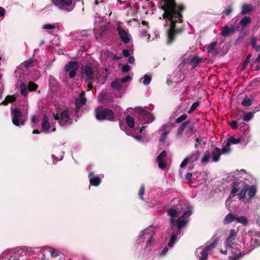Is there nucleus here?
<instances>
[{
	"label": "nucleus",
	"instance_id": "obj_1",
	"mask_svg": "<svg viewBox=\"0 0 260 260\" xmlns=\"http://www.w3.org/2000/svg\"><path fill=\"white\" fill-rule=\"evenodd\" d=\"M161 9L164 11L162 17L166 21L164 27L167 43L171 45L184 30L182 12L185 7L182 4H177L175 0H161Z\"/></svg>",
	"mask_w": 260,
	"mask_h": 260
},
{
	"label": "nucleus",
	"instance_id": "obj_2",
	"mask_svg": "<svg viewBox=\"0 0 260 260\" xmlns=\"http://www.w3.org/2000/svg\"><path fill=\"white\" fill-rule=\"evenodd\" d=\"M154 233L151 229H147L143 232V234L141 236V238L146 239V244L144 248L141 250V254L138 258L142 260H146L150 258L151 255L152 250L151 246L154 245V242L153 239Z\"/></svg>",
	"mask_w": 260,
	"mask_h": 260
},
{
	"label": "nucleus",
	"instance_id": "obj_3",
	"mask_svg": "<svg viewBox=\"0 0 260 260\" xmlns=\"http://www.w3.org/2000/svg\"><path fill=\"white\" fill-rule=\"evenodd\" d=\"M94 116L98 121L107 120L114 121L115 120L113 111L103 106H98L94 110Z\"/></svg>",
	"mask_w": 260,
	"mask_h": 260
},
{
	"label": "nucleus",
	"instance_id": "obj_4",
	"mask_svg": "<svg viewBox=\"0 0 260 260\" xmlns=\"http://www.w3.org/2000/svg\"><path fill=\"white\" fill-rule=\"evenodd\" d=\"M135 116L142 124L150 123L154 120L153 115L142 108H139L135 111Z\"/></svg>",
	"mask_w": 260,
	"mask_h": 260
},
{
	"label": "nucleus",
	"instance_id": "obj_5",
	"mask_svg": "<svg viewBox=\"0 0 260 260\" xmlns=\"http://www.w3.org/2000/svg\"><path fill=\"white\" fill-rule=\"evenodd\" d=\"M81 75L85 81H95V68L92 63H87L81 68Z\"/></svg>",
	"mask_w": 260,
	"mask_h": 260
},
{
	"label": "nucleus",
	"instance_id": "obj_6",
	"mask_svg": "<svg viewBox=\"0 0 260 260\" xmlns=\"http://www.w3.org/2000/svg\"><path fill=\"white\" fill-rule=\"evenodd\" d=\"M53 117L56 120H58V124L61 126H64L72 123L71 114L68 109L61 111L59 116L57 114L54 113Z\"/></svg>",
	"mask_w": 260,
	"mask_h": 260
},
{
	"label": "nucleus",
	"instance_id": "obj_7",
	"mask_svg": "<svg viewBox=\"0 0 260 260\" xmlns=\"http://www.w3.org/2000/svg\"><path fill=\"white\" fill-rule=\"evenodd\" d=\"M52 3L61 10L70 12L75 8L73 0H51Z\"/></svg>",
	"mask_w": 260,
	"mask_h": 260
},
{
	"label": "nucleus",
	"instance_id": "obj_8",
	"mask_svg": "<svg viewBox=\"0 0 260 260\" xmlns=\"http://www.w3.org/2000/svg\"><path fill=\"white\" fill-rule=\"evenodd\" d=\"M11 114L12 123L14 125L18 126L20 124L22 125L25 124L26 120L22 118V112L19 109L11 108Z\"/></svg>",
	"mask_w": 260,
	"mask_h": 260
},
{
	"label": "nucleus",
	"instance_id": "obj_9",
	"mask_svg": "<svg viewBox=\"0 0 260 260\" xmlns=\"http://www.w3.org/2000/svg\"><path fill=\"white\" fill-rule=\"evenodd\" d=\"M79 68L78 62L76 61H70L67 63L64 68L66 72H69V76L71 78L75 77L77 74V71Z\"/></svg>",
	"mask_w": 260,
	"mask_h": 260
},
{
	"label": "nucleus",
	"instance_id": "obj_10",
	"mask_svg": "<svg viewBox=\"0 0 260 260\" xmlns=\"http://www.w3.org/2000/svg\"><path fill=\"white\" fill-rule=\"evenodd\" d=\"M118 35H119L121 40L125 44L129 42V35L122 27L118 26L117 28Z\"/></svg>",
	"mask_w": 260,
	"mask_h": 260
},
{
	"label": "nucleus",
	"instance_id": "obj_11",
	"mask_svg": "<svg viewBox=\"0 0 260 260\" xmlns=\"http://www.w3.org/2000/svg\"><path fill=\"white\" fill-rule=\"evenodd\" d=\"M191 214V211L189 209L183 213V215L177 219V223L178 229H182L187 222V221L185 220L184 218L189 217Z\"/></svg>",
	"mask_w": 260,
	"mask_h": 260
},
{
	"label": "nucleus",
	"instance_id": "obj_12",
	"mask_svg": "<svg viewBox=\"0 0 260 260\" xmlns=\"http://www.w3.org/2000/svg\"><path fill=\"white\" fill-rule=\"evenodd\" d=\"M90 184L92 186H98L101 182V179L98 175H94L93 172H91L88 175Z\"/></svg>",
	"mask_w": 260,
	"mask_h": 260
},
{
	"label": "nucleus",
	"instance_id": "obj_13",
	"mask_svg": "<svg viewBox=\"0 0 260 260\" xmlns=\"http://www.w3.org/2000/svg\"><path fill=\"white\" fill-rule=\"evenodd\" d=\"M204 60L203 58L200 57L198 55H194L190 57L189 59V64L192 66L193 69L199 66V64L203 62Z\"/></svg>",
	"mask_w": 260,
	"mask_h": 260
},
{
	"label": "nucleus",
	"instance_id": "obj_14",
	"mask_svg": "<svg viewBox=\"0 0 260 260\" xmlns=\"http://www.w3.org/2000/svg\"><path fill=\"white\" fill-rule=\"evenodd\" d=\"M85 93L82 92L80 93V99H76L75 100V104L77 109H79L82 106L84 105L86 103V98L84 97Z\"/></svg>",
	"mask_w": 260,
	"mask_h": 260
},
{
	"label": "nucleus",
	"instance_id": "obj_15",
	"mask_svg": "<svg viewBox=\"0 0 260 260\" xmlns=\"http://www.w3.org/2000/svg\"><path fill=\"white\" fill-rule=\"evenodd\" d=\"M254 11V7L247 4H244L242 6V10L240 14L242 15L246 14H251Z\"/></svg>",
	"mask_w": 260,
	"mask_h": 260
},
{
	"label": "nucleus",
	"instance_id": "obj_16",
	"mask_svg": "<svg viewBox=\"0 0 260 260\" xmlns=\"http://www.w3.org/2000/svg\"><path fill=\"white\" fill-rule=\"evenodd\" d=\"M221 154V151L219 148H214L211 154L212 161L215 162L219 161L220 159Z\"/></svg>",
	"mask_w": 260,
	"mask_h": 260
},
{
	"label": "nucleus",
	"instance_id": "obj_17",
	"mask_svg": "<svg viewBox=\"0 0 260 260\" xmlns=\"http://www.w3.org/2000/svg\"><path fill=\"white\" fill-rule=\"evenodd\" d=\"M235 29L233 25H232L230 27L228 25H225L223 28V30L220 32V35L222 37H228L231 34H233L235 32Z\"/></svg>",
	"mask_w": 260,
	"mask_h": 260
},
{
	"label": "nucleus",
	"instance_id": "obj_18",
	"mask_svg": "<svg viewBox=\"0 0 260 260\" xmlns=\"http://www.w3.org/2000/svg\"><path fill=\"white\" fill-rule=\"evenodd\" d=\"M243 185V188L237 194L240 200H244L245 199H246V194L248 187V185L246 183H244Z\"/></svg>",
	"mask_w": 260,
	"mask_h": 260
},
{
	"label": "nucleus",
	"instance_id": "obj_19",
	"mask_svg": "<svg viewBox=\"0 0 260 260\" xmlns=\"http://www.w3.org/2000/svg\"><path fill=\"white\" fill-rule=\"evenodd\" d=\"M217 42L214 41L207 45L206 47L208 53H211L212 54H217L218 53V51L214 49V47L217 45Z\"/></svg>",
	"mask_w": 260,
	"mask_h": 260
},
{
	"label": "nucleus",
	"instance_id": "obj_20",
	"mask_svg": "<svg viewBox=\"0 0 260 260\" xmlns=\"http://www.w3.org/2000/svg\"><path fill=\"white\" fill-rule=\"evenodd\" d=\"M16 99L17 97L15 94L7 95L5 99V100L1 102V105L6 106L9 103H11L15 102Z\"/></svg>",
	"mask_w": 260,
	"mask_h": 260
},
{
	"label": "nucleus",
	"instance_id": "obj_21",
	"mask_svg": "<svg viewBox=\"0 0 260 260\" xmlns=\"http://www.w3.org/2000/svg\"><path fill=\"white\" fill-rule=\"evenodd\" d=\"M247 193L249 199L250 200L253 198L256 193L257 189L256 186L255 185H252L249 186L248 185L247 189Z\"/></svg>",
	"mask_w": 260,
	"mask_h": 260
},
{
	"label": "nucleus",
	"instance_id": "obj_22",
	"mask_svg": "<svg viewBox=\"0 0 260 260\" xmlns=\"http://www.w3.org/2000/svg\"><path fill=\"white\" fill-rule=\"evenodd\" d=\"M50 128V125L49 122L48 117L46 115H44L43 116L42 123V129L44 131H48L49 128Z\"/></svg>",
	"mask_w": 260,
	"mask_h": 260
},
{
	"label": "nucleus",
	"instance_id": "obj_23",
	"mask_svg": "<svg viewBox=\"0 0 260 260\" xmlns=\"http://www.w3.org/2000/svg\"><path fill=\"white\" fill-rule=\"evenodd\" d=\"M190 123V120H186L183 122L177 129V136H182L183 131L188 127V125Z\"/></svg>",
	"mask_w": 260,
	"mask_h": 260
},
{
	"label": "nucleus",
	"instance_id": "obj_24",
	"mask_svg": "<svg viewBox=\"0 0 260 260\" xmlns=\"http://www.w3.org/2000/svg\"><path fill=\"white\" fill-rule=\"evenodd\" d=\"M121 82L119 79H115L111 83V87L113 90L120 91L121 89L122 86Z\"/></svg>",
	"mask_w": 260,
	"mask_h": 260
},
{
	"label": "nucleus",
	"instance_id": "obj_25",
	"mask_svg": "<svg viewBox=\"0 0 260 260\" xmlns=\"http://www.w3.org/2000/svg\"><path fill=\"white\" fill-rule=\"evenodd\" d=\"M236 219V215L232 213H230L226 215L223 219V222L224 224H228L232 222L234 220Z\"/></svg>",
	"mask_w": 260,
	"mask_h": 260
},
{
	"label": "nucleus",
	"instance_id": "obj_26",
	"mask_svg": "<svg viewBox=\"0 0 260 260\" xmlns=\"http://www.w3.org/2000/svg\"><path fill=\"white\" fill-rule=\"evenodd\" d=\"M253 100L254 99L251 95L249 97L246 96V97L243 100L241 104L244 107L250 106L252 104Z\"/></svg>",
	"mask_w": 260,
	"mask_h": 260
},
{
	"label": "nucleus",
	"instance_id": "obj_27",
	"mask_svg": "<svg viewBox=\"0 0 260 260\" xmlns=\"http://www.w3.org/2000/svg\"><path fill=\"white\" fill-rule=\"evenodd\" d=\"M251 22V18L249 16H245L240 21L239 24L242 27H244L249 24Z\"/></svg>",
	"mask_w": 260,
	"mask_h": 260
},
{
	"label": "nucleus",
	"instance_id": "obj_28",
	"mask_svg": "<svg viewBox=\"0 0 260 260\" xmlns=\"http://www.w3.org/2000/svg\"><path fill=\"white\" fill-rule=\"evenodd\" d=\"M19 88L21 94L24 96H27L28 90V85L24 83H22L20 85Z\"/></svg>",
	"mask_w": 260,
	"mask_h": 260
},
{
	"label": "nucleus",
	"instance_id": "obj_29",
	"mask_svg": "<svg viewBox=\"0 0 260 260\" xmlns=\"http://www.w3.org/2000/svg\"><path fill=\"white\" fill-rule=\"evenodd\" d=\"M260 245V241L257 239H251V245L248 247V251H251L254 249L255 247H258Z\"/></svg>",
	"mask_w": 260,
	"mask_h": 260
},
{
	"label": "nucleus",
	"instance_id": "obj_30",
	"mask_svg": "<svg viewBox=\"0 0 260 260\" xmlns=\"http://www.w3.org/2000/svg\"><path fill=\"white\" fill-rule=\"evenodd\" d=\"M200 155V153L199 151H196L192 152L190 156H187L189 158L190 161L194 162L197 161Z\"/></svg>",
	"mask_w": 260,
	"mask_h": 260
},
{
	"label": "nucleus",
	"instance_id": "obj_31",
	"mask_svg": "<svg viewBox=\"0 0 260 260\" xmlns=\"http://www.w3.org/2000/svg\"><path fill=\"white\" fill-rule=\"evenodd\" d=\"M239 184V182L237 181H234L232 184V189L231 191V195H232L233 197H234L236 195V193L238 191V188L237 187Z\"/></svg>",
	"mask_w": 260,
	"mask_h": 260
},
{
	"label": "nucleus",
	"instance_id": "obj_32",
	"mask_svg": "<svg viewBox=\"0 0 260 260\" xmlns=\"http://www.w3.org/2000/svg\"><path fill=\"white\" fill-rule=\"evenodd\" d=\"M218 242V239L217 238H216L211 244L206 245L205 248H204L207 251H210V250L214 248Z\"/></svg>",
	"mask_w": 260,
	"mask_h": 260
},
{
	"label": "nucleus",
	"instance_id": "obj_33",
	"mask_svg": "<svg viewBox=\"0 0 260 260\" xmlns=\"http://www.w3.org/2000/svg\"><path fill=\"white\" fill-rule=\"evenodd\" d=\"M172 126H173V125L172 124L170 123H167V124H164V125H163L162 126V128L165 131L162 134V137H163V139L166 138V137L169 134V133H170V129H169L168 131H166V128L168 127V128H170Z\"/></svg>",
	"mask_w": 260,
	"mask_h": 260
},
{
	"label": "nucleus",
	"instance_id": "obj_34",
	"mask_svg": "<svg viewBox=\"0 0 260 260\" xmlns=\"http://www.w3.org/2000/svg\"><path fill=\"white\" fill-rule=\"evenodd\" d=\"M211 156V153L209 151H206L204 154V156L201 159V162L203 164H206L208 162Z\"/></svg>",
	"mask_w": 260,
	"mask_h": 260
},
{
	"label": "nucleus",
	"instance_id": "obj_35",
	"mask_svg": "<svg viewBox=\"0 0 260 260\" xmlns=\"http://www.w3.org/2000/svg\"><path fill=\"white\" fill-rule=\"evenodd\" d=\"M125 120H126V124L129 126V127H130V128L134 127L135 122H134V118L132 117H131L130 116H126Z\"/></svg>",
	"mask_w": 260,
	"mask_h": 260
},
{
	"label": "nucleus",
	"instance_id": "obj_36",
	"mask_svg": "<svg viewBox=\"0 0 260 260\" xmlns=\"http://www.w3.org/2000/svg\"><path fill=\"white\" fill-rule=\"evenodd\" d=\"M234 240L227 238L225 241V247L226 249L233 248Z\"/></svg>",
	"mask_w": 260,
	"mask_h": 260
},
{
	"label": "nucleus",
	"instance_id": "obj_37",
	"mask_svg": "<svg viewBox=\"0 0 260 260\" xmlns=\"http://www.w3.org/2000/svg\"><path fill=\"white\" fill-rule=\"evenodd\" d=\"M196 132L195 126L193 123H190L186 130V133L189 135H192Z\"/></svg>",
	"mask_w": 260,
	"mask_h": 260
},
{
	"label": "nucleus",
	"instance_id": "obj_38",
	"mask_svg": "<svg viewBox=\"0 0 260 260\" xmlns=\"http://www.w3.org/2000/svg\"><path fill=\"white\" fill-rule=\"evenodd\" d=\"M177 239V234L175 233H173L171 235L170 240L168 244L169 247H172L174 243L176 241Z\"/></svg>",
	"mask_w": 260,
	"mask_h": 260
},
{
	"label": "nucleus",
	"instance_id": "obj_39",
	"mask_svg": "<svg viewBox=\"0 0 260 260\" xmlns=\"http://www.w3.org/2000/svg\"><path fill=\"white\" fill-rule=\"evenodd\" d=\"M156 161L158 162V167L160 169H165L166 167V163L164 161L163 159L157 156Z\"/></svg>",
	"mask_w": 260,
	"mask_h": 260
},
{
	"label": "nucleus",
	"instance_id": "obj_40",
	"mask_svg": "<svg viewBox=\"0 0 260 260\" xmlns=\"http://www.w3.org/2000/svg\"><path fill=\"white\" fill-rule=\"evenodd\" d=\"M185 206H186L185 205L182 203H179L176 206H173V207L175 208V210H176L178 213L179 214L182 211Z\"/></svg>",
	"mask_w": 260,
	"mask_h": 260
},
{
	"label": "nucleus",
	"instance_id": "obj_41",
	"mask_svg": "<svg viewBox=\"0 0 260 260\" xmlns=\"http://www.w3.org/2000/svg\"><path fill=\"white\" fill-rule=\"evenodd\" d=\"M238 222L241 223L244 225H247L248 224V220L246 217L241 216L236 217V219Z\"/></svg>",
	"mask_w": 260,
	"mask_h": 260
},
{
	"label": "nucleus",
	"instance_id": "obj_42",
	"mask_svg": "<svg viewBox=\"0 0 260 260\" xmlns=\"http://www.w3.org/2000/svg\"><path fill=\"white\" fill-rule=\"evenodd\" d=\"M28 91H36L37 90L38 85L33 82H29L28 85Z\"/></svg>",
	"mask_w": 260,
	"mask_h": 260
},
{
	"label": "nucleus",
	"instance_id": "obj_43",
	"mask_svg": "<svg viewBox=\"0 0 260 260\" xmlns=\"http://www.w3.org/2000/svg\"><path fill=\"white\" fill-rule=\"evenodd\" d=\"M168 215L172 218L176 217L179 214L173 207L168 210Z\"/></svg>",
	"mask_w": 260,
	"mask_h": 260
},
{
	"label": "nucleus",
	"instance_id": "obj_44",
	"mask_svg": "<svg viewBox=\"0 0 260 260\" xmlns=\"http://www.w3.org/2000/svg\"><path fill=\"white\" fill-rule=\"evenodd\" d=\"M230 146L231 144L228 141L226 145L221 149V153H229L231 151L230 149Z\"/></svg>",
	"mask_w": 260,
	"mask_h": 260
},
{
	"label": "nucleus",
	"instance_id": "obj_45",
	"mask_svg": "<svg viewBox=\"0 0 260 260\" xmlns=\"http://www.w3.org/2000/svg\"><path fill=\"white\" fill-rule=\"evenodd\" d=\"M237 235V231L235 229H232L230 231V233L227 238L235 240Z\"/></svg>",
	"mask_w": 260,
	"mask_h": 260
},
{
	"label": "nucleus",
	"instance_id": "obj_46",
	"mask_svg": "<svg viewBox=\"0 0 260 260\" xmlns=\"http://www.w3.org/2000/svg\"><path fill=\"white\" fill-rule=\"evenodd\" d=\"M187 117L188 116L186 114H183L176 119L175 122L176 123H180L186 119Z\"/></svg>",
	"mask_w": 260,
	"mask_h": 260
},
{
	"label": "nucleus",
	"instance_id": "obj_47",
	"mask_svg": "<svg viewBox=\"0 0 260 260\" xmlns=\"http://www.w3.org/2000/svg\"><path fill=\"white\" fill-rule=\"evenodd\" d=\"M251 56H252L251 53H249L247 55V57L246 58V59H245V60L244 61V64L242 66V67L243 70H244L245 69V68H246L247 66V65L249 63L250 60V59L251 58Z\"/></svg>",
	"mask_w": 260,
	"mask_h": 260
},
{
	"label": "nucleus",
	"instance_id": "obj_48",
	"mask_svg": "<svg viewBox=\"0 0 260 260\" xmlns=\"http://www.w3.org/2000/svg\"><path fill=\"white\" fill-rule=\"evenodd\" d=\"M257 38L255 37H252L250 40V44L252 48H254L255 46H257Z\"/></svg>",
	"mask_w": 260,
	"mask_h": 260
},
{
	"label": "nucleus",
	"instance_id": "obj_49",
	"mask_svg": "<svg viewBox=\"0 0 260 260\" xmlns=\"http://www.w3.org/2000/svg\"><path fill=\"white\" fill-rule=\"evenodd\" d=\"M240 138H234V137H231L228 139V142L230 144H237L240 142Z\"/></svg>",
	"mask_w": 260,
	"mask_h": 260
},
{
	"label": "nucleus",
	"instance_id": "obj_50",
	"mask_svg": "<svg viewBox=\"0 0 260 260\" xmlns=\"http://www.w3.org/2000/svg\"><path fill=\"white\" fill-rule=\"evenodd\" d=\"M208 254H209L208 251L203 249L201 252V256L200 258V260H207Z\"/></svg>",
	"mask_w": 260,
	"mask_h": 260
},
{
	"label": "nucleus",
	"instance_id": "obj_51",
	"mask_svg": "<svg viewBox=\"0 0 260 260\" xmlns=\"http://www.w3.org/2000/svg\"><path fill=\"white\" fill-rule=\"evenodd\" d=\"M253 115V113H252L251 112H248L246 113L243 117V120L245 121H249L252 117Z\"/></svg>",
	"mask_w": 260,
	"mask_h": 260
},
{
	"label": "nucleus",
	"instance_id": "obj_52",
	"mask_svg": "<svg viewBox=\"0 0 260 260\" xmlns=\"http://www.w3.org/2000/svg\"><path fill=\"white\" fill-rule=\"evenodd\" d=\"M33 62L34 60L32 59H29L27 60H26L24 62V66L26 69H28L32 66Z\"/></svg>",
	"mask_w": 260,
	"mask_h": 260
},
{
	"label": "nucleus",
	"instance_id": "obj_53",
	"mask_svg": "<svg viewBox=\"0 0 260 260\" xmlns=\"http://www.w3.org/2000/svg\"><path fill=\"white\" fill-rule=\"evenodd\" d=\"M143 79L144 80L143 82V84L145 85H148L150 83L151 80V77L147 75H144Z\"/></svg>",
	"mask_w": 260,
	"mask_h": 260
},
{
	"label": "nucleus",
	"instance_id": "obj_54",
	"mask_svg": "<svg viewBox=\"0 0 260 260\" xmlns=\"http://www.w3.org/2000/svg\"><path fill=\"white\" fill-rule=\"evenodd\" d=\"M144 192H145V186L144 185H141L140 186L139 191L138 194H139V198L142 200L143 199V196L144 194Z\"/></svg>",
	"mask_w": 260,
	"mask_h": 260
},
{
	"label": "nucleus",
	"instance_id": "obj_55",
	"mask_svg": "<svg viewBox=\"0 0 260 260\" xmlns=\"http://www.w3.org/2000/svg\"><path fill=\"white\" fill-rule=\"evenodd\" d=\"M233 7L232 6H229L223 11L222 13L224 14L226 16H228L233 12Z\"/></svg>",
	"mask_w": 260,
	"mask_h": 260
},
{
	"label": "nucleus",
	"instance_id": "obj_56",
	"mask_svg": "<svg viewBox=\"0 0 260 260\" xmlns=\"http://www.w3.org/2000/svg\"><path fill=\"white\" fill-rule=\"evenodd\" d=\"M189 161H190L189 159L187 156L185 158V159L181 162L180 166V168H183L185 167L187 165V164L188 163Z\"/></svg>",
	"mask_w": 260,
	"mask_h": 260
},
{
	"label": "nucleus",
	"instance_id": "obj_57",
	"mask_svg": "<svg viewBox=\"0 0 260 260\" xmlns=\"http://www.w3.org/2000/svg\"><path fill=\"white\" fill-rule=\"evenodd\" d=\"M131 79L132 78L129 76H126L124 77L119 79L120 80L121 83H124L131 80Z\"/></svg>",
	"mask_w": 260,
	"mask_h": 260
},
{
	"label": "nucleus",
	"instance_id": "obj_58",
	"mask_svg": "<svg viewBox=\"0 0 260 260\" xmlns=\"http://www.w3.org/2000/svg\"><path fill=\"white\" fill-rule=\"evenodd\" d=\"M43 27L46 29H52L55 28V26L53 24H45Z\"/></svg>",
	"mask_w": 260,
	"mask_h": 260
},
{
	"label": "nucleus",
	"instance_id": "obj_59",
	"mask_svg": "<svg viewBox=\"0 0 260 260\" xmlns=\"http://www.w3.org/2000/svg\"><path fill=\"white\" fill-rule=\"evenodd\" d=\"M231 126L233 129H236L238 128V123L237 121L234 120L231 122L230 123Z\"/></svg>",
	"mask_w": 260,
	"mask_h": 260
},
{
	"label": "nucleus",
	"instance_id": "obj_60",
	"mask_svg": "<svg viewBox=\"0 0 260 260\" xmlns=\"http://www.w3.org/2000/svg\"><path fill=\"white\" fill-rule=\"evenodd\" d=\"M196 144L194 145V147L197 148L199 147V145L201 144L202 141L199 138H197L196 139Z\"/></svg>",
	"mask_w": 260,
	"mask_h": 260
},
{
	"label": "nucleus",
	"instance_id": "obj_61",
	"mask_svg": "<svg viewBox=\"0 0 260 260\" xmlns=\"http://www.w3.org/2000/svg\"><path fill=\"white\" fill-rule=\"evenodd\" d=\"M130 70V67L128 64H124L122 67V72L126 73Z\"/></svg>",
	"mask_w": 260,
	"mask_h": 260
},
{
	"label": "nucleus",
	"instance_id": "obj_62",
	"mask_svg": "<svg viewBox=\"0 0 260 260\" xmlns=\"http://www.w3.org/2000/svg\"><path fill=\"white\" fill-rule=\"evenodd\" d=\"M157 156L164 159L167 156V152L166 150H163Z\"/></svg>",
	"mask_w": 260,
	"mask_h": 260
},
{
	"label": "nucleus",
	"instance_id": "obj_63",
	"mask_svg": "<svg viewBox=\"0 0 260 260\" xmlns=\"http://www.w3.org/2000/svg\"><path fill=\"white\" fill-rule=\"evenodd\" d=\"M192 175L191 173H187L186 175V179L188 180V182H191Z\"/></svg>",
	"mask_w": 260,
	"mask_h": 260
},
{
	"label": "nucleus",
	"instance_id": "obj_64",
	"mask_svg": "<svg viewBox=\"0 0 260 260\" xmlns=\"http://www.w3.org/2000/svg\"><path fill=\"white\" fill-rule=\"evenodd\" d=\"M51 255L52 257H57L58 255V251L55 250L51 251Z\"/></svg>",
	"mask_w": 260,
	"mask_h": 260
}]
</instances>
